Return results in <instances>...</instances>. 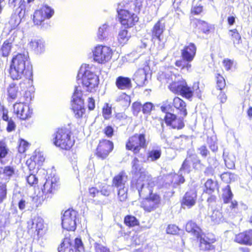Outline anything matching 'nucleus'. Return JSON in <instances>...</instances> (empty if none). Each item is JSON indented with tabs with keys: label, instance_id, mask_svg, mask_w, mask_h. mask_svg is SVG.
Returning <instances> with one entry per match:
<instances>
[{
	"label": "nucleus",
	"instance_id": "5701e85b",
	"mask_svg": "<svg viewBox=\"0 0 252 252\" xmlns=\"http://www.w3.org/2000/svg\"><path fill=\"white\" fill-rule=\"evenodd\" d=\"M45 160V158L43 154L39 151H35L33 155L31 157L30 165L29 166L30 170L36 164L40 166Z\"/></svg>",
	"mask_w": 252,
	"mask_h": 252
},
{
	"label": "nucleus",
	"instance_id": "052dcab7",
	"mask_svg": "<svg viewBox=\"0 0 252 252\" xmlns=\"http://www.w3.org/2000/svg\"><path fill=\"white\" fill-rule=\"evenodd\" d=\"M208 143L210 149L213 152H216L218 150V145L215 141L213 140L212 138L208 139Z\"/></svg>",
	"mask_w": 252,
	"mask_h": 252
},
{
	"label": "nucleus",
	"instance_id": "864d4df0",
	"mask_svg": "<svg viewBox=\"0 0 252 252\" xmlns=\"http://www.w3.org/2000/svg\"><path fill=\"white\" fill-rule=\"evenodd\" d=\"M99 190L101 194L105 196H108L111 193V187L106 184L103 185Z\"/></svg>",
	"mask_w": 252,
	"mask_h": 252
},
{
	"label": "nucleus",
	"instance_id": "09e8293b",
	"mask_svg": "<svg viewBox=\"0 0 252 252\" xmlns=\"http://www.w3.org/2000/svg\"><path fill=\"white\" fill-rule=\"evenodd\" d=\"M217 79V87L220 90H222L225 86V81L223 77L220 74H218L216 77Z\"/></svg>",
	"mask_w": 252,
	"mask_h": 252
},
{
	"label": "nucleus",
	"instance_id": "a211bd4d",
	"mask_svg": "<svg viewBox=\"0 0 252 252\" xmlns=\"http://www.w3.org/2000/svg\"><path fill=\"white\" fill-rule=\"evenodd\" d=\"M197 194L195 191L190 190L187 191L183 197L181 205L183 208H190L193 206L196 201Z\"/></svg>",
	"mask_w": 252,
	"mask_h": 252
},
{
	"label": "nucleus",
	"instance_id": "e2e57ef3",
	"mask_svg": "<svg viewBox=\"0 0 252 252\" xmlns=\"http://www.w3.org/2000/svg\"><path fill=\"white\" fill-rule=\"evenodd\" d=\"M223 64L225 69L228 71L230 70L233 65L234 62L231 60L225 59L223 61Z\"/></svg>",
	"mask_w": 252,
	"mask_h": 252
},
{
	"label": "nucleus",
	"instance_id": "6ab92c4d",
	"mask_svg": "<svg viewBox=\"0 0 252 252\" xmlns=\"http://www.w3.org/2000/svg\"><path fill=\"white\" fill-rule=\"evenodd\" d=\"M27 224L29 230H31L34 233L36 232L37 235H39L40 231L44 228L43 220L39 217H34L33 219L29 220Z\"/></svg>",
	"mask_w": 252,
	"mask_h": 252
},
{
	"label": "nucleus",
	"instance_id": "0e129e2a",
	"mask_svg": "<svg viewBox=\"0 0 252 252\" xmlns=\"http://www.w3.org/2000/svg\"><path fill=\"white\" fill-rule=\"evenodd\" d=\"M6 188L5 186L0 187V203H1L6 197Z\"/></svg>",
	"mask_w": 252,
	"mask_h": 252
},
{
	"label": "nucleus",
	"instance_id": "20e7f679",
	"mask_svg": "<svg viewBox=\"0 0 252 252\" xmlns=\"http://www.w3.org/2000/svg\"><path fill=\"white\" fill-rule=\"evenodd\" d=\"M158 74V79L162 83L169 84L168 87L171 91L187 98L192 97V91L181 76L173 74L169 70L159 72Z\"/></svg>",
	"mask_w": 252,
	"mask_h": 252
},
{
	"label": "nucleus",
	"instance_id": "c03bdc74",
	"mask_svg": "<svg viewBox=\"0 0 252 252\" xmlns=\"http://www.w3.org/2000/svg\"><path fill=\"white\" fill-rule=\"evenodd\" d=\"M229 35L231 36L234 44H238L241 40V37L236 29L230 30Z\"/></svg>",
	"mask_w": 252,
	"mask_h": 252
},
{
	"label": "nucleus",
	"instance_id": "a878e982",
	"mask_svg": "<svg viewBox=\"0 0 252 252\" xmlns=\"http://www.w3.org/2000/svg\"><path fill=\"white\" fill-rule=\"evenodd\" d=\"M116 85L120 90L130 89L132 87L130 79L123 76H119L117 78Z\"/></svg>",
	"mask_w": 252,
	"mask_h": 252
},
{
	"label": "nucleus",
	"instance_id": "f8f14e48",
	"mask_svg": "<svg viewBox=\"0 0 252 252\" xmlns=\"http://www.w3.org/2000/svg\"><path fill=\"white\" fill-rule=\"evenodd\" d=\"M59 182V178L55 175L49 176L46 179L42 188V191L45 195V198L51 197V195L54 193L58 188Z\"/></svg>",
	"mask_w": 252,
	"mask_h": 252
},
{
	"label": "nucleus",
	"instance_id": "f03ea898",
	"mask_svg": "<svg viewBox=\"0 0 252 252\" xmlns=\"http://www.w3.org/2000/svg\"><path fill=\"white\" fill-rule=\"evenodd\" d=\"M77 83L78 85L75 87L72 96L71 107L76 118H79L85 112L82 88L88 92L94 91L98 86L99 79L94 72L81 66L77 76Z\"/></svg>",
	"mask_w": 252,
	"mask_h": 252
},
{
	"label": "nucleus",
	"instance_id": "412c9836",
	"mask_svg": "<svg viewBox=\"0 0 252 252\" xmlns=\"http://www.w3.org/2000/svg\"><path fill=\"white\" fill-rule=\"evenodd\" d=\"M216 241L214 238H210L208 236H201L200 239V249L203 251H212L215 249L212 245Z\"/></svg>",
	"mask_w": 252,
	"mask_h": 252
},
{
	"label": "nucleus",
	"instance_id": "5fc2aeb1",
	"mask_svg": "<svg viewBox=\"0 0 252 252\" xmlns=\"http://www.w3.org/2000/svg\"><path fill=\"white\" fill-rule=\"evenodd\" d=\"M27 182L31 186H33L37 184L38 179L35 175L31 173L27 177Z\"/></svg>",
	"mask_w": 252,
	"mask_h": 252
},
{
	"label": "nucleus",
	"instance_id": "de8ad7c7",
	"mask_svg": "<svg viewBox=\"0 0 252 252\" xmlns=\"http://www.w3.org/2000/svg\"><path fill=\"white\" fill-rule=\"evenodd\" d=\"M142 108L144 114H150L151 111L154 109V105L152 103L147 102L142 106Z\"/></svg>",
	"mask_w": 252,
	"mask_h": 252
},
{
	"label": "nucleus",
	"instance_id": "79ce46f5",
	"mask_svg": "<svg viewBox=\"0 0 252 252\" xmlns=\"http://www.w3.org/2000/svg\"><path fill=\"white\" fill-rule=\"evenodd\" d=\"M206 192L210 194L212 193L217 187V183L211 179L208 180L205 184Z\"/></svg>",
	"mask_w": 252,
	"mask_h": 252
},
{
	"label": "nucleus",
	"instance_id": "b1692460",
	"mask_svg": "<svg viewBox=\"0 0 252 252\" xmlns=\"http://www.w3.org/2000/svg\"><path fill=\"white\" fill-rule=\"evenodd\" d=\"M127 180V176L124 171L120 172L116 175L112 182V186L115 188H122L126 186V183Z\"/></svg>",
	"mask_w": 252,
	"mask_h": 252
},
{
	"label": "nucleus",
	"instance_id": "ea45409f",
	"mask_svg": "<svg viewBox=\"0 0 252 252\" xmlns=\"http://www.w3.org/2000/svg\"><path fill=\"white\" fill-rule=\"evenodd\" d=\"M33 2H29L28 0L25 1L24 0L21 1L19 8L21 9L20 14H22L23 11L24 15L26 13H28L29 11H31L32 3Z\"/></svg>",
	"mask_w": 252,
	"mask_h": 252
},
{
	"label": "nucleus",
	"instance_id": "338daca9",
	"mask_svg": "<svg viewBox=\"0 0 252 252\" xmlns=\"http://www.w3.org/2000/svg\"><path fill=\"white\" fill-rule=\"evenodd\" d=\"M166 231L167 233L175 234L178 232L179 228L178 226L175 225H169L167 227Z\"/></svg>",
	"mask_w": 252,
	"mask_h": 252
},
{
	"label": "nucleus",
	"instance_id": "6e6d98bb",
	"mask_svg": "<svg viewBox=\"0 0 252 252\" xmlns=\"http://www.w3.org/2000/svg\"><path fill=\"white\" fill-rule=\"evenodd\" d=\"M73 249H75L76 251L77 250L79 252H81L84 250L83 243L81 239L77 238L75 239Z\"/></svg>",
	"mask_w": 252,
	"mask_h": 252
},
{
	"label": "nucleus",
	"instance_id": "4468645a",
	"mask_svg": "<svg viewBox=\"0 0 252 252\" xmlns=\"http://www.w3.org/2000/svg\"><path fill=\"white\" fill-rule=\"evenodd\" d=\"M14 113L21 120H25L31 117L32 110L29 106L23 102H16L13 105Z\"/></svg>",
	"mask_w": 252,
	"mask_h": 252
},
{
	"label": "nucleus",
	"instance_id": "680f3d73",
	"mask_svg": "<svg viewBox=\"0 0 252 252\" xmlns=\"http://www.w3.org/2000/svg\"><path fill=\"white\" fill-rule=\"evenodd\" d=\"M29 144L26 141L22 140L20 143L18 151L20 153H23L25 152L28 147Z\"/></svg>",
	"mask_w": 252,
	"mask_h": 252
},
{
	"label": "nucleus",
	"instance_id": "e433bc0d",
	"mask_svg": "<svg viewBox=\"0 0 252 252\" xmlns=\"http://www.w3.org/2000/svg\"><path fill=\"white\" fill-rule=\"evenodd\" d=\"M210 218H211L212 222L215 224L219 223L223 220L222 214L218 210L213 211Z\"/></svg>",
	"mask_w": 252,
	"mask_h": 252
},
{
	"label": "nucleus",
	"instance_id": "c756f323",
	"mask_svg": "<svg viewBox=\"0 0 252 252\" xmlns=\"http://www.w3.org/2000/svg\"><path fill=\"white\" fill-rule=\"evenodd\" d=\"M7 113L8 111L7 110H3L2 119L5 121L7 122L6 129L7 131L11 132L15 129L16 125L12 119L9 118Z\"/></svg>",
	"mask_w": 252,
	"mask_h": 252
},
{
	"label": "nucleus",
	"instance_id": "dca6fc26",
	"mask_svg": "<svg viewBox=\"0 0 252 252\" xmlns=\"http://www.w3.org/2000/svg\"><path fill=\"white\" fill-rule=\"evenodd\" d=\"M179 118H177L176 116L172 113H167L165 116V123L171 126L173 128L181 129L184 126L183 119L180 115H179Z\"/></svg>",
	"mask_w": 252,
	"mask_h": 252
},
{
	"label": "nucleus",
	"instance_id": "6e6552de",
	"mask_svg": "<svg viewBox=\"0 0 252 252\" xmlns=\"http://www.w3.org/2000/svg\"><path fill=\"white\" fill-rule=\"evenodd\" d=\"M54 13V10L51 7L45 5L40 10L34 12L33 17V21L34 25L40 26L41 28H46L47 25L45 26L44 23L45 19L52 17Z\"/></svg>",
	"mask_w": 252,
	"mask_h": 252
},
{
	"label": "nucleus",
	"instance_id": "774afa93",
	"mask_svg": "<svg viewBox=\"0 0 252 252\" xmlns=\"http://www.w3.org/2000/svg\"><path fill=\"white\" fill-rule=\"evenodd\" d=\"M95 252H110L109 250L102 245L95 244Z\"/></svg>",
	"mask_w": 252,
	"mask_h": 252
},
{
	"label": "nucleus",
	"instance_id": "39448f33",
	"mask_svg": "<svg viewBox=\"0 0 252 252\" xmlns=\"http://www.w3.org/2000/svg\"><path fill=\"white\" fill-rule=\"evenodd\" d=\"M30 62L27 54H19L13 58L9 69V74L13 80L23 78L29 74L31 76Z\"/></svg>",
	"mask_w": 252,
	"mask_h": 252
},
{
	"label": "nucleus",
	"instance_id": "c85d7f7f",
	"mask_svg": "<svg viewBox=\"0 0 252 252\" xmlns=\"http://www.w3.org/2000/svg\"><path fill=\"white\" fill-rule=\"evenodd\" d=\"M186 230L187 232L191 233L196 237H198L201 231L200 228L195 223L192 221H189L186 226Z\"/></svg>",
	"mask_w": 252,
	"mask_h": 252
},
{
	"label": "nucleus",
	"instance_id": "bf43d9fd",
	"mask_svg": "<svg viewBox=\"0 0 252 252\" xmlns=\"http://www.w3.org/2000/svg\"><path fill=\"white\" fill-rule=\"evenodd\" d=\"M198 151L202 157L206 158L208 155H209L210 152L207 149V147L205 145H202L198 148Z\"/></svg>",
	"mask_w": 252,
	"mask_h": 252
},
{
	"label": "nucleus",
	"instance_id": "f257e3e1",
	"mask_svg": "<svg viewBox=\"0 0 252 252\" xmlns=\"http://www.w3.org/2000/svg\"><path fill=\"white\" fill-rule=\"evenodd\" d=\"M131 164L133 177L131 182V188L133 190H137L139 196L144 199L141 206L145 211L150 212L158 207L160 201L159 196L153 193L155 182L151 176L139 164L138 158H134Z\"/></svg>",
	"mask_w": 252,
	"mask_h": 252
},
{
	"label": "nucleus",
	"instance_id": "423d86ee",
	"mask_svg": "<svg viewBox=\"0 0 252 252\" xmlns=\"http://www.w3.org/2000/svg\"><path fill=\"white\" fill-rule=\"evenodd\" d=\"M53 142L62 149L69 150L74 144L71 139L70 131L66 128L58 129L53 134Z\"/></svg>",
	"mask_w": 252,
	"mask_h": 252
},
{
	"label": "nucleus",
	"instance_id": "72a5a7b5",
	"mask_svg": "<svg viewBox=\"0 0 252 252\" xmlns=\"http://www.w3.org/2000/svg\"><path fill=\"white\" fill-rule=\"evenodd\" d=\"M130 37L126 30H121L118 34V40L120 44H124L126 43Z\"/></svg>",
	"mask_w": 252,
	"mask_h": 252
},
{
	"label": "nucleus",
	"instance_id": "4d7b16f0",
	"mask_svg": "<svg viewBox=\"0 0 252 252\" xmlns=\"http://www.w3.org/2000/svg\"><path fill=\"white\" fill-rule=\"evenodd\" d=\"M9 24L11 26V29H14L20 24V21L16 16H12L9 21Z\"/></svg>",
	"mask_w": 252,
	"mask_h": 252
},
{
	"label": "nucleus",
	"instance_id": "ddd939ff",
	"mask_svg": "<svg viewBox=\"0 0 252 252\" xmlns=\"http://www.w3.org/2000/svg\"><path fill=\"white\" fill-rule=\"evenodd\" d=\"M149 70V67L147 61L144 62L139 69L134 73L133 80L140 87H143L148 83L147 72Z\"/></svg>",
	"mask_w": 252,
	"mask_h": 252
},
{
	"label": "nucleus",
	"instance_id": "7c9ffc66",
	"mask_svg": "<svg viewBox=\"0 0 252 252\" xmlns=\"http://www.w3.org/2000/svg\"><path fill=\"white\" fill-rule=\"evenodd\" d=\"M238 212V202L236 200L231 202L226 210V213L230 217H234Z\"/></svg>",
	"mask_w": 252,
	"mask_h": 252
},
{
	"label": "nucleus",
	"instance_id": "393cba45",
	"mask_svg": "<svg viewBox=\"0 0 252 252\" xmlns=\"http://www.w3.org/2000/svg\"><path fill=\"white\" fill-rule=\"evenodd\" d=\"M29 45L36 54H41L45 49V42L42 39H32L30 42Z\"/></svg>",
	"mask_w": 252,
	"mask_h": 252
},
{
	"label": "nucleus",
	"instance_id": "4c0bfd02",
	"mask_svg": "<svg viewBox=\"0 0 252 252\" xmlns=\"http://www.w3.org/2000/svg\"><path fill=\"white\" fill-rule=\"evenodd\" d=\"M7 92L10 97L12 99H15L17 96L18 94L19 93V91L16 85L14 83L9 84L7 88Z\"/></svg>",
	"mask_w": 252,
	"mask_h": 252
},
{
	"label": "nucleus",
	"instance_id": "58836bf2",
	"mask_svg": "<svg viewBox=\"0 0 252 252\" xmlns=\"http://www.w3.org/2000/svg\"><path fill=\"white\" fill-rule=\"evenodd\" d=\"M108 26L106 24L102 25L99 28L97 37L99 40H102L106 37L108 34Z\"/></svg>",
	"mask_w": 252,
	"mask_h": 252
},
{
	"label": "nucleus",
	"instance_id": "2f4dec72",
	"mask_svg": "<svg viewBox=\"0 0 252 252\" xmlns=\"http://www.w3.org/2000/svg\"><path fill=\"white\" fill-rule=\"evenodd\" d=\"M116 101L123 106L127 107L130 105V96L126 94L122 93L117 97Z\"/></svg>",
	"mask_w": 252,
	"mask_h": 252
},
{
	"label": "nucleus",
	"instance_id": "f3484780",
	"mask_svg": "<svg viewBox=\"0 0 252 252\" xmlns=\"http://www.w3.org/2000/svg\"><path fill=\"white\" fill-rule=\"evenodd\" d=\"M196 51V47L194 44L190 43L185 45L181 50V56L183 59L186 62H191L194 59Z\"/></svg>",
	"mask_w": 252,
	"mask_h": 252
},
{
	"label": "nucleus",
	"instance_id": "8fccbe9b",
	"mask_svg": "<svg viewBox=\"0 0 252 252\" xmlns=\"http://www.w3.org/2000/svg\"><path fill=\"white\" fill-rule=\"evenodd\" d=\"M220 177L224 182L229 183L234 180V175L230 172H224L221 175Z\"/></svg>",
	"mask_w": 252,
	"mask_h": 252
},
{
	"label": "nucleus",
	"instance_id": "69168bd1",
	"mask_svg": "<svg viewBox=\"0 0 252 252\" xmlns=\"http://www.w3.org/2000/svg\"><path fill=\"white\" fill-rule=\"evenodd\" d=\"M2 172L6 175L8 177L11 176L14 173V169L12 167L10 166H5L4 169H3Z\"/></svg>",
	"mask_w": 252,
	"mask_h": 252
},
{
	"label": "nucleus",
	"instance_id": "f704fd0d",
	"mask_svg": "<svg viewBox=\"0 0 252 252\" xmlns=\"http://www.w3.org/2000/svg\"><path fill=\"white\" fill-rule=\"evenodd\" d=\"M195 24L196 26L205 33H208L212 28L211 25L201 20H196Z\"/></svg>",
	"mask_w": 252,
	"mask_h": 252
},
{
	"label": "nucleus",
	"instance_id": "a18cd8bd",
	"mask_svg": "<svg viewBox=\"0 0 252 252\" xmlns=\"http://www.w3.org/2000/svg\"><path fill=\"white\" fill-rule=\"evenodd\" d=\"M118 195L120 201H124L127 198V188L126 186L117 188Z\"/></svg>",
	"mask_w": 252,
	"mask_h": 252
},
{
	"label": "nucleus",
	"instance_id": "473e14b6",
	"mask_svg": "<svg viewBox=\"0 0 252 252\" xmlns=\"http://www.w3.org/2000/svg\"><path fill=\"white\" fill-rule=\"evenodd\" d=\"M233 194L229 185H227L222 190V198L224 203H228L232 200Z\"/></svg>",
	"mask_w": 252,
	"mask_h": 252
},
{
	"label": "nucleus",
	"instance_id": "9b49d317",
	"mask_svg": "<svg viewBox=\"0 0 252 252\" xmlns=\"http://www.w3.org/2000/svg\"><path fill=\"white\" fill-rule=\"evenodd\" d=\"M93 55L95 61L102 63L108 62L111 58L112 52L109 47L98 45L94 48Z\"/></svg>",
	"mask_w": 252,
	"mask_h": 252
},
{
	"label": "nucleus",
	"instance_id": "49530a36",
	"mask_svg": "<svg viewBox=\"0 0 252 252\" xmlns=\"http://www.w3.org/2000/svg\"><path fill=\"white\" fill-rule=\"evenodd\" d=\"M11 43L8 41H6L3 43L1 48V51L3 57H6L9 55L11 50Z\"/></svg>",
	"mask_w": 252,
	"mask_h": 252
},
{
	"label": "nucleus",
	"instance_id": "1a4fd4ad",
	"mask_svg": "<svg viewBox=\"0 0 252 252\" xmlns=\"http://www.w3.org/2000/svg\"><path fill=\"white\" fill-rule=\"evenodd\" d=\"M165 30V24L162 20H159L154 26L152 30V40L157 48L160 50L164 47L162 33Z\"/></svg>",
	"mask_w": 252,
	"mask_h": 252
},
{
	"label": "nucleus",
	"instance_id": "3c124183",
	"mask_svg": "<svg viewBox=\"0 0 252 252\" xmlns=\"http://www.w3.org/2000/svg\"><path fill=\"white\" fill-rule=\"evenodd\" d=\"M160 108L162 112L166 113V114L171 113V112L173 111L171 103L168 102L167 101L163 103Z\"/></svg>",
	"mask_w": 252,
	"mask_h": 252
},
{
	"label": "nucleus",
	"instance_id": "4be33fe9",
	"mask_svg": "<svg viewBox=\"0 0 252 252\" xmlns=\"http://www.w3.org/2000/svg\"><path fill=\"white\" fill-rule=\"evenodd\" d=\"M173 105L178 111V114L181 117L185 118L188 114L186 103L178 97H176L173 100Z\"/></svg>",
	"mask_w": 252,
	"mask_h": 252
},
{
	"label": "nucleus",
	"instance_id": "aec40b11",
	"mask_svg": "<svg viewBox=\"0 0 252 252\" xmlns=\"http://www.w3.org/2000/svg\"><path fill=\"white\" fill-rule=\"evenodd\" d=\"M235 241L240 244L251 246L252 245V230L250 229L237 235Z\"/></svg>",
	"mask_w": 252,
	"mask_h": 252
},
{
	"label": "nucleus",
	"instance_id": "603ef678",
	"mask_svg": "<svg viewBox=\"0 0 252 252\" xmlns=\"http://www.w3.org/2000/svg\"><path fill=\"white\" fill-rule=\"evenodd\" d=\"M7 153L8 149L5 143L2 141H0V158H5Z\"/></svg>",
	"mask_w": 252,
	"mask_h": 252
},
{
	"label": "nucleus",
	"instance_id": "2eb2a0df",
	"mask_svg": "<svg viewBox=\"0 0 252 252\" xmlns=\"http://www.w3.org/2000/svg\"><path fill=\"white\" fill-rule=\"evenodd\" d=\"M113 149V143L112 142L102 139L100 141L96 149L97 156L101 159L105 158Z\"/></svg>",
	"mask_w": 252,
	"mask_h": 252
},
{
	"label": "nucleus",
	"instance_id": "a19ab883",
	"mask_svg": "<svg viewBox=\"0 0 252 252\" xmlns=\"http://www.w3.org/2000/svg\"><path fill=\"white\" fill-rule=\"evenodd\" d=\"M191 158L190 154L188 152L187 157L183 162L180 170H184L187 173H189L191 170Z\"/></svg>",
	"mask_w": 252,
	"mask_h": 252
},
{
	"label": "nucleus",
	"instance_id": "c9c22d12",
	"mask_svg": "<svg viewBox=\"0 0 252 252\" xmlns=\"http://www.w3.org/2000/svg\"><path fill=\"white\" fill-rule=\"evenodd\" d=\"M191 158V162L192 163V167L197 170L201 169L203 166L201 162V160L196 154H190Z\"/></svg>",
	"mask_w": 252,
	"mask_h": 252
},
{
	"label": "nucleus",
	"instance_id": "13d9d810",
	"mask_svg": "<svg viewBox=\"0 0 252 252\" xmlns=\"http://www.w3.org/2000/svg\"><path fill=\"white\" fill-rule=\"evenodd\" d=\"M133 113L134 115H137L142 108V104L138 102H135L132 105Z\"/></svg>",
	"mask_w": 252,
	"mask_h": 252
},
{
	"label": "nucleus",
	"instance_id": "bb28decb",
	"mask_svg": "<svg viewBox=\"0 0 252 252\" xmlns=\"http://www.w3.org/2000/svg\"><path fill=\"white\" fill-rule=\"evenodd\" d=\"M161 155V151L160 148L152 149L148 153V158H144V161H155L159 159Z\"/></svg>",
	"mask_w": 252,
	"mask_h": 252
},
{
	"label": "nucleus",
	"instance_id": "0eeeda50",
	"mask_svg": "<svg viewBox=\"0 0 252 252\" xmlns=\"http://www.w3.org/2000/svg\"><path fill=\"white\" fill-rule=\"evenodd\" d=\"M148 146L144 134H135L129 137L126 144V150L137 154L141 149H146Z\"/></svg>",
	"mask_w": 252,
	"mask_h": 252
},
{
	"label": "nucleus",
	"instance_id": "9d476101",
	"mask_svg": "<svg viewBox=\"0 0 252 252\" xmlns=\"http://www.w3.org/2000/svg\"><path fill=\"white\" fill-rule=\"evenodd\" d=\"M78 213L74 210L65 211L62 217V226L68 231H74L76 228Z\"/></svg>",
	"mask_w": 252,
	"mask_h": 252
},
{
	"label": "nucleus",
	"instance_id": "37998d69",
	"mask_svg": "<svg viewBox=\"0 0 252 252\" xmlns=\"http://www.w3.org/2000/svg\"><path fill=\"white\" fill-rule=\"evenodd\" d=\"M124 221L125 224L128 226L132 227L138 225L139 221L137 219L132 216H126L125 218Z\"/></svg>",
	"mask_w": 252,
	"mask_h": 252
},
{
	"label": "nucleus",
	"instance_id": "7ed1b4c3",
	"mask_svg": "<svg viewBox=\"0 0 252 252\" xmlns=\"http://www.w3.org/2000/svg\"><path fill=\"white\" fill-rule=\"evenodd\" d=\"M144 0H124L118 5L117 11L121 24L125 28L133 26L138 21L137 14L143 7Z\"/></svg>",
	"mask_w": 252,
	"mask_h": 252
},
{
	"label": "nucleus",
	"instance_id": "cd10ccee",
	"mask_svg": "<svg viewBox=\"0 0 252 252\" xmlns=\"http://www.w3.org/2000/svg\"><path fill=\"white\" fill-rule=\"evenodd\" d=\"M59 252H76V250L73 249V246L70 243L69 239H64L63 242L58 248Z\"/></svg>",
	"mask_w": 252,
	"mask_h": 252
}]
</instances>
